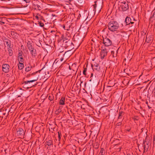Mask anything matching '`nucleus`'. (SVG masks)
<instances>
[{
  "instance_id": "obj_1",
  "label": "nucleus",
  "mask_w": 155,
  "mask_h": 155,
  "mask_svg": "<svg viewBox=\"0 0 155 155\" xmlns=\"http://www.w3.org/2000/svg\"><path fill=\"white\" fill-rule=\"evenodd\" d=\"M107 27L109 31L111 32L117 31L119 28V25L116 21H112L108 23Z\"/></svg>"
},
{
  "instance_id": "obj_2",
  "label": "nucleus",
  "mask_w": 155,
  "mask_h": 155,
  "mask_svg": "<svg viewBox=\"0 0 155 155\" xmlns=\"http://www.w3.org/2000/svg\"><path fill=\"white\" fill-rule=\"evenodd\" d=\"M103 43L105 46H108L111 45L112 41L108 38H103Z\"/></svg>"
},
{
  "instance_id": "obj_3",
  "label": "nucleus",
  "mask_w": 155,
  "mask_h": 155,
  "mask_svg": "<svg viewBox=\"0 0 155 155\" xmlns=\"http://www.w3.org/2000/svg\"><path fill=\"white\" fill-rule=\"evenodd\" d=\"M16 134L18 136L22 137L25 134V132L22 129L19 128L17 130Z\"/></svg>"
},
{
  "instance_id": "obj_4",
  "label": "nucleus",
  "mask_w": 155,
  "mask_h": 155,
  "mask_svg": "<svg viewBox=\"0 0 155 155\" xmlns=\"http://www.w3.org/2000/svg\"><path fill=\"white\" fill-rule=\"evenodd\" d=\"M10 68L9 65L7 64H4L2 65V71L5 73L8 72Z\"/></svg>"
},
{
  "instance_id": "obj_5",
  "label": "nucleus",
  "mask_w": 155,
  "mask_h": 155,
  "mask_svg": "<svg viewBox=\"0 0 155 155\" xmlns=\"http://www.w3.org/2000/svg\"><path fill=\"white\" fill-rule=\"evenodd\" d=\"M128 6L127 3L126 2L122 3L121 5V8L123 11H126L128 8Z\"/></svg>"
},
{
  "instance_id": "obj_6",
  "label": "nucleus",
  "mask_w": 155,
  "mask_h": 155,
  "mask_svg": "<svg viewBox=\"0 0 155 155\" xmlns=\"http://www.w3.org/2000/svg\"><path fill=\"white\" fill-rule=\"evenodd\" d=\"M107 52L106 49L102 50L101 54V58L102 59L104 58L105 57L107 56Z\"/></svg>"
},
{
  "instance_id": "obj_7",
  "label": "nucleus",
  "mask_w": 155,
  "mask_h": 155,
  "mask_svg": "<svg viewBox=\"0 0 155 155\" xmlns=\"http://www.w3.org/2000/svg\"><path fill=\"white\" fill-rule=\"evenodd\" d=\"M18 58L19 62H23V59L22 56V52H19V53Z\"/></svg>"
},
{
  "instance_id": "obj_8",
  "label": "nucleus",
  "mask_w": 155,
  "mask_h": 155,
  "mask_svg": "<svg viewBox=\"0 0 155 155\" xmlns=\"http://www.w3.org/2000/svg\"><path fill=\"white\" fill-rule=\"evenodd\" d=\"M29 51L30 52V53L32 56L35 57L37 55L36 52V50L34 48L32 49L31 50H30Z\"/></svg>"
},
{
  "instance_id": "obj_9",
  "label": "nucleus",
  "mask_w": 155,
  "mask_h": 155,
  "mask_svg": "<svg viewBox=\"0 0 155 155\" xmlns=\"http://www.w3.org/2000/svg\"><path fill=\"white\" fill-rule=\"evenodd\" d=\"M91 67L93 68V69L96 70L97 71H99L100 70V67L97 64H92Z\"/></svg>"
},
{
  "instance_id": "obj_10",
  "label": "nucleus",
  "mask_w": 155,
  "mask_h": 155,
  "mask_svg": "<svg viewBox=\"0 0 155 155\" xmlns=\"http://www.w3.org/2000/svg\"><path fill=\"white\" fill-rule=\"evenodd\" d=\"M143 149L144 151H147L149 147V145H148L147 143H146L145 141L143 142Z\"/></svg>"
},
{
  "instance_id": "obj_11",
  "label": "nucleus",
  "mask_w": 155,
  "mask_h": 155,
  "mask_svg": "<svg viewBox=\"0 0 155 155\" xmlns=\"http://www.w3.org/2000/svg\"><path fill=\"white\" fill-rule=\"evenodd\" d=\"M38 80V78H36V79L30 80V81H27L24 82V83L25 84H28L30 83H32L35 81H36Z\"/></svg>"
},
{
  "instance_id": "obj_12",
  "label": "nucleus",
  "mask_w": 155,
  "mask_h": 155,
  "mask_svg": "<svg viewBox=\"0 0 155 155\" xmlns=\"http://www.w3.org/2000/svg\"><path fill=\"white\" fill-rule=\"evenodd\" d=\"M125 21L126 25H129L130 23H131V19L130 18L127 17L125 18Z\"/></svg>"
},
{
  "instance_id": "obj_13",
  "label": "nucleus",
  "mask_w": 155,
  "mask_h": 155,
  "mask_svg": "<svg viewBox=\"0 0 155 155\" xmlns=\"http://www.w3.org/2000/svg\"><path fill=\"white\" fill-rule=\"evenodd\" d=\"M23 62H19V64H18V69L19 70H22L24 68Z\"/></svg>"
},
{
  "instance_id": "obj_14",
  "label": "nucleus",
  "mask_w": 155,
  "mask_h": 155,
  "mask_svg": "<svg viewBox=\"0 0 155 155\" xmlns=\"http://www.w3.org/2000/svg\"><path fill=\"white\" fill-rule=\"evenodd\" d=\"M65 98L62 97L61 98L59 102L60 105H64L65 104Z\"/></svg>"
},
{
  "instance_id": "obj_15",
  "label": "nucleus",
  "mask_w": 155,
  "mask_h": 155,
  "mask_svg": "<svg viewBox=\"0 0 155 155\" xmlns=\"http://www.w3.org/2000/svg\"><path fill=\"white\" fill-rule=\"evenodd\" d=\"M124 115V112L122 111H119L118 114V119H121Z\"/></svg>"
},
{
  "instance_id": "obj_16",
  "label": "nucleus",
  "mask_w": 155,
  "mask_h": 155,
  "mask_svg": "<svg viewBox=\"0 0 155 155\" xmlns=\"http://www.w3.org/2000/svg\"><path fill=\"white\" fill-rule=\"evenodd\" d=\"M45 143L48 146H50L52 144V141L51 140H49L48 141L46 142Z\"/></svg>"
},
{
  "instance_id": "obj_17",
  "label": "nucleus",
  "mask_w": 155,
  "mask_h": 155,
  "mask_svg": "<svg viewBox=\"0 0 155 155\" xmlns=\"http://www.w3.org/2000/svg\"><path fill=\"white\" fill-rule=\"evenodd\" d=\"M105 152L103 148H101L99 153V155H104L105 154Z\"/></svg>"
},
{
  "instance_id": "obj_18",
  "label": "nucleus",
  "mask_w": 155,
  "mask_h": 155,
  "mask_svg": "<svg viewBox=\"0 0 155 155\" xmlns=\"http://www.w3.org/2000/svg\"><path fill=\"white\" fill-rule=\"evenodd\" d=\"M7 20L6 18L5 17H2L1 18V21L2 23L4 24L5 23V21Z\"/></svg>"
},
{
  "instance_id": "obj_19",
  "label": "nucleus",
  "mask_w": 155,
  "mask_h": 155,
  "mask_svg": "<svg viewBox=\"0 0 155 155\" xmlns=\"http://www.w3.org/2000/svg\"><path fill=\"white\" fill-rule=\"evenodd\" d=\"M31 67H26V68H25V71H27V72H28L29 71H30L31 69Z\"/></svg>"
},
{
  "instance_id": "obj_20",
  "label": "nucleus",
  "mask_w": 155,
  "mask_h": 155,
  "mask_svg": "<svg viewBox=\"0 0 155 155\" xmlns=\"http://www.w3.org/2000/svg\"><path fill=\"white\" fill-rule=\"evenodd\" d=\"M111 55L114 58L115 57H116L117 56V54H114V51H111Z\"/></svg>"
},
{
  "instance_id": "obj_21",
  "label": "nucleus",
  "mask_w": 155,
  "mask_h": 155,
  "mask_svg": "<svg viewBox=\"0 0 155 155\" xmlns=\"http://www.w3.org/2000/svg\"><path fill=\"white\" fill-rule=\"evenodd\" d=\"M61 110L58 109L55 111V113L56 114L58 115L59 113L61 112Z\"/></svg>"
},
{
  "instance_id": "obj_22",
  "label": "nucleus",
  "mask_w": 155,
  "mask_h": 155,
  "mask_svg": "<svg viewBox=\"0 0 155 155\" xmlns=\"http://www.w3.org/2000/svg\"><path fill=\"white\" fill-rule=\"evenodd\" d=\"M36 72H36L35 73H32L31 74H27V75L26 77L27 78L29 77H30L35 74H36Z\"/></svg>"
},
{
  "instance_id": "obj_23",
  "label": "nucleus",
  "mask_w": 155,
  "mask_h": 155,
  "mask_svg": "<svg viewBox=\"0 0 155 155\" xmlns=\"http://www.w3.org/2000/svg\"><path fill=\"white\" fill-rule=\"evenodd\" d=\"M29 50H31L33 48H34L32 47L31 44L29 46H27Z\"/></svg>"
},
{
  "instance_id": "obj_24",
  "label": "nucleus",
  "mask_w": 155,
  "mask_h": 155,
  "mask_svg": "<svg viewBox=\"0 0 155 155\" xmlns=\"http://www.w3.org/2000/svg\"><path fill=\"white\" fill-rule=\"evenodd\" d=\"M95 4L93 5V6H94V11L95 12L96 11V7H97V4L96 3H96V2H95Z\"/></svg>"
},
{
  "instance_id": "obj_25",
  "label": "nucleus",
  "mask_w": 155,
  "mask_h": 155,
  "mask_svg": "<svg viewBox=\"0 0 155 155\" xmlns=\"http://www.w3.org/2000/svg\"><path fill=\"white\" fill-rule=\"evenodd\" d=\"M58 135L59 141H60V140L61 139V134L59 132H58Z\"/></svg>"
},
{
  "instance_id": "obj_26",
  "label": "nucleus",
  "mask_w": 155,
  "mask_h": 155,
  "mask_svg": "<svg viewBox=\"0 0 155 155\" xmlns=\"http://www.w3.org/2000/svg\"><path fill=\"white\" fill-rule=\"evenodd\" d=\"M6 44L7 45L10 47V42L9 41H6Z\"/></svg>"
},
{
  "instance_id": "obj_27",
  "label": "nucleus",
  "mask_w": 155,
  "mask_h": 155,
  "mask_svg": "<svg viewBox=\"0 0 155 155\" xmlns=\"http://www.w3.org/2000/svg\"><path fill=\"white\" fill-rule=\"evenodd\" d=\"M86 70H87V69L86 68H84L83 71V73L84 74V75H86Z\"/></svg>"
},
{
  "instance_id": "obj_28",
  "label": "nucleus",
  "mask_w": 155,
  "mask_h": 155,
  "mask_svg": "<svg viewBox=\"0 0 155 155\" xmlns=\"http://www.w3.org/2000/svg\"><path fill=\"white\" fill-rule=\"evenodd\" d=\"M40 26L41 27H43L44 26V24L43 23L40 22L39 23Z\"/></svg>"
},
{
  "instance_id": "obj_29",
  "label": "nucleus",
  "mask_w": 155,
  "mask_h": 155,
  "mask_svg": "<svg viewBox=\"0 0 155 155\" xmlns=\"http://www.w3.org/2000/svg\"><path fill=\"white\" fill-rule=\"evenodd\" d=\"M152 17L155 18V10L153 12L152 17H151L150 18H152Z\"/></svg>"
},
{
  "instance_id": "obj_30",
  "label": "nucleus",
  "mask_w": 155,
  "mask_h": 155,
  "mask_svg": "<svg viewBox=\"0 0 155 155\" xmlns=\"http://www.w3.org/2000/svg\"><path fill=\"white\" fill-rule=\"evenodd\" d=\"M8 51H9V55L10 56L12 55V51L11 50H10V49H9L8 50Z\"/></svg>"
},
{
  "instance_id": "obj_31",
  "label": "nucleus",
  "mask_w": 155,
  "mask_h": 155,
  "mask_svg": "<svg viewBox=\"0 0 155 155\" xmlns=\"http://www.w3.org/2000/svg\"><path fill=\"white\" fill-rule=\"evenodd\" d=\"M153 144L154 147H155V138H153Z\"/></svg>"
},
{
  "instance_id": "obj_32",
  "label": "nucleus",
  "mask_w": 155,
  "mask_h": 155,
  "mask_svg": "<svg viewBox=\"0 0 155 155\" xmlns=\"http://www.w3.org/2000/svg\"><path fill=\"white\" fill-rule=\"evenodd\" d=\"M31 42L30 41H28L27 43V46H29V45H31Z\"/></svg>"
},
{
  "instance_id": "obj_33",
  "label": "nucleus",
  "mask_w": 155,
  "mask_h": 155,
  "mask_svg": "<svg viewBox=\"0 0 155 155\" xmlns=\"http://www.w3.org/2000/svg\"><path fill=\"white\" fill-rule=\"evenodd\" d=\"M134 22H132V21H131V23H130V24L129 25V26H130V27H131V26H132V24H134Z\"/></svg>"
},
{
  "instance_id": "obj_34",
  "label": "nucleus",
  "mask_w": 155,
  "mask_h": 155,
  "mask_svg": "<svg viewBox=\"0 0 155 155\" xmlns=\"http://www.w3.org/2000/svg\"><path fill=\"white\" fill-rule=\"evenodd\" d=\"M37 7H38V9L39 10H41V7H40V6L39 5H37Z\"/></svg>"
},
{
  "instance_id": "obj_35",
  "label": "nucleus",
  "mask_w": 155,
  "mask_h": 155,
  "mask_svg": "<svg viewBox=\"0 0 155 155\" xmlns=\"http://www.w3.org/2000/svg\"><path fill=\"white\" fill-rule=\"evenodd\" d=\"M49 99L50 100V101H51V100H52L53 98L51 97L50 96H49Z\"/></svg>"
},
{
  "instance_id": "obj_36",
  "label": "nucleus",
  "mask_w": 155,
  "mask_h": 155,
  "mask_svg": "<svg viewBox=\"0 0 155 155\" xmlns=\"http://www.w3.org/2000/svg\"><path fill=\"white\" fill-rule=\"evenodd\" d=\"M152 61L153 62L155 63V57L152 60Z\"/></svg>"
},
{
  "instance_id": "obj_37",
  "label": "nucleus",
  "mask_w": 155,
  "mask_h": 155,
  "mask_svg": "<svg viewBox=\"0 0 155 155\" xmlns=\"http://www.w3.org/2000/svg\"><path fill=\"white\" fill-rule=\"evenodd\" d=\"M63 60V58H61V61H62Z\"/></svg>"
},
{
  "instance_id": "obj_38",
  "label": "nucleus",
  "mask_w": 155,
  "mask_h": 155,
  "mask_svg": "<svg viewBox=\"0 0 155 155\" xmlns=\"http://www.w3.org/2000/svg\"><path fill=\"white\" fill-rule=\"evenodd\" d=\"M93 73H91V77H92L93 76Z\"/></svg>"
},
{
  "instance_id": "obj_39",
  "label": "nucleus",
  "mask_w": 155,
  "mask_h": 155,
  "mask_svg": "<svg viewBox=\"0 0 155 155\" xmlns=\"http://www.w3.org/2000/svg\"><path fill=\"white\" fill-rule=\"evenodd\" d=\"M130 129H128V130H127V131L128 132L130 131Z\"/></svg>"
},
{
  "instance_id": "obj_40",
  "label": "nucleus",
  "mask_w": 155,
  "mask_h": 155,
  "mask_svg": "<svg viewBox=\"0 0 155 155\" xmlns=\"http://www.w3.org/2000/svg\"><path fill=\"white\" fill-rule=\"evenodd\" d=\"M2 23L1 21H0V24L2 25Z\"/></svg>"
},
{
  "instance_id": "obj_41",
  "label": "nucleus",
  "mask_w": 155,
  "mask_h": 155,
  "mask_svg": "<svg viewBox=\"0 0 155 155\" xmlns=\"http://www.w3.org/2000/svg\"><path fill=\"white\" fill-rule=\"evenodd\" d=\"M69 0L68 2H71V0Z\"/></svg>"
},
{
  "instance_id": "obj_42",
  "label": "nucleus",
  "mask_w": 155,
  "mask_h": 155,
  "mask_svg": "<svg viewBox=\"0 0 155 155\" xmlns=\"http://www.w3.org/2000/svg\"><path fill=\"white\" fill-rule=\"evenodd\" d=\"M35 18H38V17L37 16H35Z\"/></svg>"
},
{
  "instance_id": "obj_43",
  "label": "nucleus",
  "mask_w": 155,
  "mask_h": 155,
  "mask_svg": "<svg viewBox=\"0 0 155 155\" xmlns=\"http://www.w3.org/2000/svg\"><path fill=\"white\" fill-rule=\"evenodd\" d=\"M118 125H119L120 124H121V123H120H120H118Z\"/></svg>"
},
{
  "instance_id": "obj_44",
  "label": "nucleus",
  "mask_w": 155,
  "mask_h": 155,
  "mask_svg": "<svg viewBox=\"0 0 155 155\" xmlns=\"http://www.w3.org/2000/svg\"><path fill=\"white\" fill-rule=\"evenodd\" d=\"M69 68L70 69V70L71 69L70 66L69 67Z\"/></svg>"
},
{
  "instance_id": "obj_45",
  "label": "nucleus",
  "mask_w": 155,
  "mask_h": 155,
  "mask_svg": "<svg viewBox=\"0 0 155 155\" xmlns=\"http://www.w3.org/2000/svg\"><path fill=\"white\" fill-rule=\"evenodd\" d=\"M147 103H148L147 102H146V104H147Z\"/></svg>"
},
{
  "instance_id": "obj_46",
  "label": "nucleus",
  "mask_w": 155,
  "mask_h": 155,
  "mask_svg": "<svg viewBox=\"0 0 155 155\" xmlns=\"http://www.w3.org/2000/svg\"><path fill=\"white\" fill-rule=\"evenodd\" d=\"M64 39H64V40H65V39H66V38H64Z\"/></svg>"
},
{
  "instance_id": "obj_47",
  "label": "nucleus",
  "mask_w": 155,
  "mask_h": 155,
  "mask_svg": "<svg viewBox=\"0 0 155 155\" xmlns=\"http://www.w3.org/2000/svg\"><path fill=\"white\" fill-rule=\"evenodd\" d=\"M64 39H64V40H65V39H66V38H64Z\"/></svg>"
}]
</instances>
